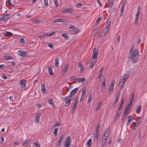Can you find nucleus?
I'll use <instances>...</instances> for the list:
<instances>
[{
  "instance_id": "obj_1",
  "label": "nucleus",
  "mask_w": 147,
  "mask_h": 147,
  "mask_svg": "<svg viewBox=\"0 0 147 147\" xmlns=\"http://www.w3.org/2000/svg\"><path fill=\"white\" fill-rule=\"evenodd\" d=\"M129 53L131 59L133 63H136L138 61L140 56V53L138 49H136L132 52V49H130Z\"/></svg>"
},
{
  "instance_id": "obj_31",
  "label": "nucleus",
  "mask_w": 147,
  "mask_h": 147,
  "mask_svg": "<svg viewBox=\"0 0 147 147\" xmlns=\"http://www.w3.org/2000/svg\"><path fill=\"white\" fill-rule=\"evenodd\" d=\"M141 12L140 7V6H138V7L137 13L136 15L139 16Z\"/></svg>"
},
{
  "instance_id": "obj_38",
  "label": "nucleus",
  "mask_w": 147,
  "mask_h": 147,
  "mask_svg": "<svg viewBox=\"0 0 147 147\" xmlns=\"http://www.w3.org/2000/svg\"><path fill=\"white\" fill-rule=\"evenodd\" d=\"M142 119V117H139L136 120V122L138 123V124L140 125V122Z\"/></svg>"
},
{
  "instance_id": "obj_28",
  "label": "nucleus",
  "mask_w": 147,
  "mask_h": 147,
  "mask_svg": "<svg viewBox=\"0 0 147 147\" xmlns=\"http://www.w3.org/2000/svg\"><path fill=\"white\" fill-rule=\"evenodd\" d=\"M69 65L67 63L65 66L64 68H63V71L64 73L67 72V69L68 68Z\"/></svg>"
},
{
  "instance_id": "obj_50",
  "label": "nucleus",
  "mask_w": 147,
  "mask_h": 147,
  "mask_svg": "<svg viewBox=\"0 0 147 147\" xmlns=\"http://www.w3.org/2000/svg\"><path fill=\"white\" fill-rule=\"evenodd\" d=\"M61 36L65 38V39L68 38V36L65 33H62Z\"/></svg>"
},
{
  "instance_id": "obj_58",
  "label": "nucleus",
  "mask_w": 147,
  "mask_h": 147,
  "mask_svg": "<svg viewBox=\"0 0 147 147\" xmlns=\"http://www.w3.org/2000/svg\"><path fill=\"white\" fill-rule=\"evenodd\" d=\"M76 78L75 77H71L70 79V80L71 81H74L75 80H76Z\"/></svg>"
},
{
  "instance_id": "obj_32",
  "label": "nucleus",
  "mask_w": 147,
  "mask_h": 147,
  "mask_svg": "<svg viewBox=\"0 0 147 147\" xmlns=\"http://www.w3.org/2000/svg\"><path fill=\"white\" fill-rule=\"evenodd\" d=\"M48 71L49 74L50 75H52L53 74V72L52 69V67H49L48 69Z\"/></svg>"
},
{
  "instance_id": "obj_39",
  "label": "nucleus",
  "mask_w": 147,
  "mask_h": 147,
  "mask_svg": "<svg viewBox=\"0 0 147 147\" xmlns=\"http://www.w3.org/2000/svg\"><path fill=\"white\" fill-rule=\"evenodd\" d=\"M59 63V59L58 58H56L55 59V66L56 67H58Z\"/></svg>"
},
{
  "instance_id": "obj_24",
  "label": "nucleus",
  "mask_w": 147,
  "mask_h": 147,
  "mask_svg": "<svg viewBox=\"0 0 147 147\" xmlns=\"http://www.w3.org/2000/svg\"><path fill=\"white\" fill-rule=\"evenodd\" d=\"M78 90V88H76L72 90L70 94V96H72V95L74 94Z\"/></svg>"
},
{
  "instance_id": "obj_2",
  "label": "nucleus",
  "mask_w": 147,
  "mask_h": 147,
  "mask_svg": "<svg viewBox=\"0 0 147 147\" xmlns=\"http://www.w3.org/2000/svg\"><path fill=\"white\" fill-rule=\"evenodd\" d=\"M73 99L72 96H69L68 97H65L63 99V100L65 102V106L67 107L70 104L71 101Z\"/></svg>"
},
{
  "instance_id": "obj_30",
  "label": "nucleus",
  "mask_w": 147,
  "mask_h": 147,
  "mask_svg": "<svg viewBox=\"0 0 147 147\" xmlns=\"http://www.w3.org/2000/svg\"><path fill=\"white\" fill-rule=\"evenodd\" d=\"M41 90L42 92H43L44 93H46V92H47L46 90L45 89V86L44 84L42 85Z\"/></svg>"
},
{
  "instance_id": "obj_44",
  "label": "nucleus",
  "mask_w": 147,
  "mask_h": 147,
  "mask_svg": "<svg viewBox=\"0 0 147 147\" xmlns=\"http://www.w3.org/2000/svg\"><path fill=\"white\" fill-rule=\"evenodd\" d=\"M63 20V19H57L53 21V22H62Z\"/></svg>"
},
{
  "instance_id": "obj_5",
  "label": "nucleus",
  "mask_w": 147,
  "mask_h": 147,
  "mask_svg": "<svg viewBox=\"0 0 147 147\" xmlns=\"http://www.w3.org/2000/svg\"><path fill=\"white\" fill-rule=\"evenodd\" d=\"M115 81H113L111 84L109 88V94H111L113 92V90L114 85L115 84Z\"/></svg>"
},
{
  "instance_id": "obj_37",
  "label": "nucleus",
  "mask_w": 147,
  "mask_h": 147,
  "mask_svg": "<svg viewBox=\"0 0 147 147\" xmlns=\"http://www.w3.org/2000/svg\"><path fill=\"white\" fill-rule=\"evenodd\" d=\"M92 100V94H90L89 96L88 99L87 101V103H90L91 102Z\"/></svg>"
},
{
  "instance_id": "obj_54",
  "label": "nucleus",
  "mask_w": 147,
  "mask_h": 147,
  "mask_svg": "<svg viewBox=\"0 0 147 147\" xmlns=\"http://www.w3.org/2000/svg\"><path fill=\"white\" fill-rule=\"evenodd\" d=\"M119 96L120 94L119 93H117L115 95V99L119 100Z\"/></svg>"
},
{
  "instance_id": "obj_14",
  "label": "nucleus",
  "mask_w": 147,
  "mask_h": 147,
  "mask_svg": "<svg viewBox=\"0 0 147 147\" xmlns=\"http://www.w3.org/2000/svg\"><path fill=\"white\" fill-rule=\"evenodd\" d=\"M128 109L129 108H128V107H127L126 108L125 111L122 117V119L123 120H124V119H125V118H126V117L127 116V113L128 111Z\"/></svg>"
},
{
  "instance_id": "obj_9",
  "label": "nucleus",
  "mask_w": 147,
  "mask_h": 147,
  "mask_svg": "<svg viewBox=\"0 0 147 147\" xmlns=\"http://www.w3.org/2000/svg\"><path fill=\"white\" fill-rule=\"evenodd\" d=\"M110 134V129H107L104 132V135L102 137L105 138H108Z\"/></svg>"
},
{
  "instance_id": "obj_51",
  "label": "nucleus",
  "mask_w": 147,
  "mask_h": 147,
  "mask_svg": "<svg viewBox=\"0 0 147 147\" xmlns=\"http://www.w3.org/2000/svg\"><path fill=\"white\" fill-rule=\"evenodd\" d=\"M100 125H97V127H96V131H95V132H97V133H99L98 131L99 130V128H100Z\"/></svg>"
},
{
  "instance_id": "obj_41",
  "label": "nucleus",
  "mask_w": 147,
  "mask_h": 147,
  "mask_svg": "<svg viewBox=\"0 0 147 147\" xmlns=\"http://www.w3.org/2000/svg\"><path fill=\"white\" fill-rule=\"evenodd\" d=\"M103 69L104 68L103 67H101L98 75L100 76H102V75L103 71Z\"/></svg>"
},
{
  "instance_id": "obj_4",
  "label": "nucleus",
  "mask_w": 147,
  "mask_h": 147,
  "mask_svg": "<svg viewBox=\"0 0 147 147\" xmlns=\"http://www.w3.org/2000/svg\"><path fill=\"white\" fill-rule=\"evenodd\" d=\"M11 17V14H3L0 18V20H6L9 19Z\"/></svg>"
},
{
  "instance_id": "obj_47",
  "label": "nucleus",
  "mask_w": 147,
  "mask_h": 147,
  "mask_svg": "<svg viewBox=\"0 0 147 147\" xmlns=\"http://www.w3.org/2000/svg\"><path fill=\"white\" fill-rule=\"evenodd\" d=\"M70 142H65L64 144V146L65 147H68L70 145Z\"/></svg>"
},
{
  "instance_id": "obj_7",
  "label": "nucleus",
  "mask_w": 147,
  "mask_h": 147,
  "mask_svg": "<svg viewBox=\"0 0 147 147\" xmlns=\"http://www.w3.org/2000/svg\"><path fill=\"white\" fill-rule=\"evenodd\" d=\"M94 140L98 142L99 139V133L95 132L93 135Z\"/></svg>"
},
{
  "instance_id": "obj_56",
  "label": "nucleus",
  "mask_w": 147,
  "mask_h": 147,
  "mask_svg": "<svg viewBox=\"0 0 147 147\" xmlns=\"http://www.w3.org/2000/svg\"><path fill=\"white\" fill-rule=\"evenodd\" d=\"M57 131H58V129L57 128L55 129L54 131V132H53L54 135H55V136L57 135Z\"/></svg>"
},
{
  "instance_id": "obj_40",
  "label": "nucleus",
  "mask_w": 147,
  "mask_h": 147,
  "mask_svg": "<svg viewBox=\"0 0 147 147\" xmlns=\"http://www.w3.org/2000/svg\"><path fill=\"white\" fill-rule=\"evenodd\" d=\"M78 67L81 69V71H82L84 70V66L83 64L80 63L78 65Z\"/></svg>"
},
{
  "instance_id": "obj_3",
  "label": "nucleus",
  "mask_w": 147,
  "mask_h": 147,
  "mask_svg": "<svg viewBox=\"0 0 147 147\" xmlns=\"http://www.w3.org/2000/svg\"><path fill=\"white\" fill-rule=\"evenodd\" d=\"M98 50L95 48L93 50V54L92 57V59L93 60H97L98 58Z\"/></svg>"
},
{
  "instance_id": "obj_25",
  "label": "nucleus",
  "mask_w": 147,
  "mask_h": 147,
  "mask_svg": "<svg viewBox=\"0 0 147 147\" xmlns=\"http://www.w3.org/2000/svg\"><path fill=\"white\" fill-rule=\"evenodd\" d=\"M91 143L92 140L91 139H90L86 143V144L88 147H90L91 145Z\"/></svg>"
},
{
  "instance_id": "obj_49",
  "label": "nucleus",
  "mask_w": 147,
  "mask_h": 147,
  "mask_svg": "<svg viewBox=\"0 0 147 147\" xmlns=\"http://www.w3.org/2000/svg\"><path fill=\"white\" fill-rule=\"evenodd\" d=\"M127 78V75L126 74H124L122 76V78H121V80H122L124 81L125 80V78Z\"/></svg>"
},
{
  "instance_id": "obj_29",
  "label": "nucleus",
  "mask_w": 147,
  "mask_h": 147,
  "mask_svg": "<svg viewBox=\"0 0 147 147\" xmlns=\"http://www.w3.org/2000/svg\"><path fill=\"white\" fill-rule=\"evenodd\" d=\"M132 125L134 127V129H135L140 125L138 124V123L137 124V123L136 122H133L132 123Z\"/></svg>"
},
{
  "instance_id": "obj_35",
  "label": "nucleus",
  "mask_w": 147,
  "mask_h": 147,
  "mask_svg": "<svg viewBox=\"0 0 147 147\" xmlns=\"http://www.w3.org/2000/svg\"><path fill=\"white\" fill-rule=\"evenodd\" d=\"M102 103L101 102H100L98 103L96 109V111H98L100 109V106L102 105Z\"/></svg>"
},
{
  "instance_id": "obj_8",
  "label": "nucleus",
  "mask_w": 147,
  "mask_h": 147,
  "mask_svg": "<svg viewBox=\"0 0 147 147\" xmlns=\"http://www.w3.org/2000/svg\"><path fill=\"white\" fill-rule=\"evenodd\" d=\"M86 89L82 90V95L80 100V102H82L84 99L86 95Z\"/></svg>"
},
{
  "instance_id": "obj_33",
  "label": "nucleus",
  "mask_w": 147,
  "mask_h": 147,
  "mask_svg": "<svg viewBox=\"0 0 147 147\" xmlns=\"http://www.w3.org/2000/svg\"><path fill=\"white\" fill-rule=\"evenodd\" d=\"M141 109V107L140 106L137 107L136 111V113H139L140 112Z\"/></svg>"
},
{
  "instance_id": "obj_27",
  "label": "nucleus",
  "mask_w": 147,
  "mask_h": 147,
  "mask_svg": "<svg viewBox=\"0 0 147 147\" xmlns=\"http://www.w3.org/2000/svg\"><path fill=\"white\" fill-rule=\"evenodd\" d=\"M109 29L108 28H106L105 27L104 30L102 33L103 34V35L105 36L106 34L109 32Z\"/></svg>"
},
{
  "instance_id": "obj_53",
  "label": "nucleus",
  "mask_w": 147,
  "mask_h": 147,
  "mask_svg": "<svg viewBox=\"0 0 147 147\" xmlns=\"http://www.w3.org/2000/svg\"><path fill=\"white\" fill-rule=\"evenodd\" d=\"M33 144L36 147H40V145L37 142H34Z\"/></svg>"
},
{
  "instance_id": "obj_48",
  "label": "nucleus",
  "mask_w": 147,
  "mask_h": 147,
  "mask_svg": "<svg viewBox=\"0 0 147 147\" xmlns=\"http://www.w3.org/2000/svg\"><path fill=\"white\" fill-rule=\"evenodd\" d=\"M111 22L110 21H109L107 22V23L106 24L105 27H106V28H109V27L111 24Z\"/></svg>"
},
{
  "instance_id": "obj_23",
  "label": "nucleus",
  "mask_w": 147,
  "mask_h": 147,
  "mask_svg": "<svg viewBox=\"0 0 147 147\" xmlns=\"http://www.w3.org/2000/svg\"><path fill=\"white\" fill-rule=\"evenodd\" d=\"M48 102L49 104L51 105L53 107H55V104L53 102V100L51 99H50L48 100Z\"/></svg>"
},
{
  "instance_id": "obj_60",
  "label": "nucleus",
  "mask_w": 147,
  "mask_h": 147,
  "mask_svg": "<svg viewBox=\"0 0 147 147\" xmlns=\"http://www.w3.org/2000/svg\"><path fill=\"white\" fill-rule=\"evenodd\" d=\"M69 28H70L72 29H76V27L75 26H74L73 25H70L69 26Z\"/></svg>"
},
{
  "instance_id": "obj_57",
  "label": "nucleus",
  "mask_w": 147,
  "mask_h": 147,
  "mask_svg": "<svg viewBox=\"0 0 147 147\" xmlns=\"http://www.w3.org/2000/svg\"><path fill=\"white\" fill-rule=\"evenodd\" d=\"M54 3L56 7H57L58 6V3L57 0H54Z\"/></svg>"
},
{
  "instance_id": "obj_18",
  "label": "nucleus",
  "mask_w": 147,
  "mask_h": 147,
  "mask_svg": "<svg viewBox=\"0 0 147 147\" xmlns=\"http://www.w3.org/2000/svg\"><path fill=\"white\" fill-rule=\"evenodd\" d=\"M121 112L118 111L116 113L114 117V121H116L119 118Z\"/></svg>"
},
{
  "instance_id": "obj_12",
  "label": "nucleus",
  "mask_w": 147,
  "mask_h": 147,
  "mask_svg": "<svg viewBox=\"0 0 147 147\" xmlns=\"http://www.w3.org/2000/svg\"><path fill=\"white\" fill-rule=\"evenodd\" d=\"M108 138H106L102 137V142L101 146L102 147H103L107 143V140Z\"/></svg>"
},
{
  "instance_id": "obj_64",
  "label": "nucleus",
  "mask_w": 147,
  "mask_h": 147,
  "mask_svg": "<svg viewBox=\"0 0 147 147\" xmlns=\"http://www.w3.org/2000/svg\"><path fill=\"white\" fill-rule=\"evenodd\" d=\"M1 78L4 79H6L7 78V76L5 75H3L1 76Z\"/></svg>"
},
{
  "instance_id": "obj_13",
  "label": "nucleus",
  "mask_w": 147,
  "mask_h": 147,
  "mask_svg": "<svg viewBox=\"0 0 147 147\" xmlns=\"http://www.w3.org/2000/svg\"><path fill=\"white\" fill-rule=\"evenodd\" d=\"M18 53L19 55L24 57L26 55V53L23 51L19 50L18 51Z\"/></svg>"
},
{
  "instance_id": "obj_15",
  "label": "nucleus",
  "mask_w": 147,
  "mask_h": 147,
  "mask_svg": "<svg viewBox=\"0 0 147 147\" xmlns=\"http://www.w3.org/2000/svg\"><path fill=\"white\" fill-rule=\"evenodd\" d=\"M92 59L91 61V63H90V67L91 68H92L96 64L97 60H93Z\"/></svg>"
},
{
  "instance_id": "obj_59",
  "label": "nucleus",
  "mask_w": 147,
  "mask_h": 147,
  "mask_svg": "<svg viewBox=\"0 0 147 147\" xmlns=\"http://www.w3.org/2000/svg\"><path fill=\"white\" fill-rule=\"evenodd\" d=\"M102 19V18H99L96 21V22L97 24H99L101 20Z\"/></svg>"
},
{
  "instance_id": "obj_10",
  "label": "nucleus",
  "mask_w": 147,
  "mask_h": 147,
  "mask_svg": "<svg viewBox=\"0 0 147 147\" xmlns=\"http://www.w3.org/2000/svg\"><path fill=\"white\" fill-rule=\"evenodd\" d=\"M26 81L25 80H22L20 82V85L21 87L22 88L25 89L26 87Z\"/></svg>"
},
{
  "instance_id": "obj_11",
  "label": "nucleus",
  "mask_w": 147,
  "mask_h": 147,
  "mask_svg": "<svg viewBox=\"0 0 147 147\" xmlns=\"http://www.w3.org/2000/svg\"><path fill=\"white\" fill-rule=\"evenodd\" d=\"M70 33L73 34H75L78 33L80 32V30L78 28L71 30H70Z\"/></svg>"
},
{
  "instance_id": "obj_26",
  "label": "nucleus",
  "mask_w": 147,
  "mask_h": 147,
  "mask_svg": "<svg viewBox=\"0 0 147 147\" xmlns=\"http://www.w3.org/2000/svg\"><path fill=\"white\" fill-rule=\"evenodd\" d=\"M134 99V96L132 95L130 99L129 103L128 104V106H129L130 105L131 106H132V103L133 102Z\"/></svg>"
},
{
  "instance_id": "obj_17",
  "label": "nucleus",
  "mask_w": 147,
  "mask_h": 147,
  "mask_svg": "<svg viewBox=\"0 0 147 147\" xmlns=\"http://www.w3.org/2000/svg\"><path fill=\"white\" fill-rule=\"evenodd\" d=\"M40 114L39 113H37L36 114L35 121L36 123H38L39 122L40 119Z\"/></svg>"
},
{
  "instance_id": "obj_63",
  "label": "nucleus",
  "mask_w": 147,
  "mask_h": 147,
  "mask_svg": "<svg viewBox=\"0 0 147 147\" xmlns=\"http://www.w3.org/2000/svg\"><path fill=\"white\" fill-rule=\"evenodd\" d=\"M61 125V123L58 122H56L55 123V125L53 126V127H55L57 126H60Z\"/></svg>"
},
{
  "instance_id": "obj_52",
  "label": "nucleus",
  "mask_w": 147,
  "mask_h": 147,
  "mask_svg": "<svg viewBox=\"0 0 147 147\" xmlns=\"http://www.w3.org/2000/svg\"><path fill=\"white\" fill-rule=\"evenodd\" d=\"M71 141V139L70 137V136H69L67 138H66L65 142H70Z\"/></svg>"
},
{
  "instance_id": "obj_61",
  "label": "nucleus",
  "mask_w": 147,
  "mask_h": 147,
  "mask_svg": "<svg viewBox=\"0 0 147 147\" xmlns=\"http://www.w3.org/2000/svg\"><path fill=\"white\" fill-rule=\"evenodd\" d=\"M82 5V4L81 3H78L76 4V6L77 7H79Z\"/></svg>"
},
{
  "instance_id": "obj_46",
  "label": "nucleus",
  "mask_w": 147,
  "mask_h": 147,
  "mask_svg": "<svg viewBox=\"0 0 147 147\" xmlns=\"http://www.w3.org/2000/svg\"><path fill=\"white\" fill-rule=\"evenodd\" d=\"M30 141V140L29 139L25 140L24 141V142L22 143V145L23 146H25L27 142H29Z\"/></svg>"
},
{
  "instance_id": "obj_20",
  "label": "nucleus",
  "mask_w": 147,
  "mask_h": 147,
  "mask_svg": "<svg viewBox=\"0 0 147 147\" xmlns=\"http://www.w3.org/2000/svg\"><path fill=\"white\" fill-rule=\"evenodd\" d=\"M124 102V100H123L122 101L120 106L119 107V108L118 109V111H119L120 112H121L122 111V109L123 106V105Z\"/></svg>"
},
{
  "instance_id": "obj_19",
  "label": "nucleus",
  "mask_w": 147,
  "mask_h": 147,
  "mask_svg": "<svg viewBox=\"0 0 147 147\" xmlns=\"http://www.w3.org/2000/svg\"><path fill=\"white\" fill-rule=\"evenodd\" d=\"M132 119L133 117L131 116H129L127 118V122L126 125L127 126L129 125L130 124V122L131 121H132Z\"/></svg>"
},
{
  "instance_id": "obj_43",
  "label": "nucleus",
  "mask_w": 147,
  "mask_h": 147,
  "mask_svg": "<svg viewBox=\"0 0 147 147\" xmlns=\"http://www.w3.org/2000/svg\"><path fill=\"white\" fill-rule=\"evenodd\" d=\"M64 136V135L63 134H62L60 136L59 138V140L58 142H61V141L63 138Z\"/></svg>"
},
{
  "instance_id": "obj_34",
  "label": "nucleus",
  "mask_w": 147,
  "mask_h": 147,
  "mask_svg": "<svg viewBox=\"0 0 147 147\" xmlns=\"http://www.w3.org/2000/svg\"><path fill=\"white\" fill-rule=\"evenodd\" d=\"M85 79L84 78H77L76 79V80L77 81L78 83L80 82H81L84 81Z\"/></svg>"
},
{
  "instance_id": "obj_45",
  "label": "nucleus",
  "mask_w": 147,
  "mask_h": 147,
  "mask_svg": "<svg viewBox=\"0 0 147 147\" xmlns=\"http://www.w3.org/2000/svg\"><path fill=\"white\" fill-rule=\"evenodd\" d=\"M4 59L6 60H9L10 59H12L13 58L11 56H8L5 57Z\"/></svg>"
},
{
  "instance_id": "obj_42",
  "label": "nucleus",
  "mask_w": 147,
  "mask_h": 147,
  "mask_svg": "<svg viewBox=\"0 0 147 147\" xmlns=\"http://www.w3.org/2000/svg\"><path fill=\"white\" fill-rule=\"evenodd\" d=\"M77 105V104H76V103H74L72 109V110L73 112L75 111Z\"/></svg>"
},
{
  "instance_id": "obj_36",
  "label": "nucleus",
  "mask_w": 147,
  "mask_h": 147,
  "mask_svg": "<svg viewBox=\"0 0 147 147\" xmlns=\"http://www.w3.org/2000/svg\"><path fill=\"white\" fill-rule=\"evenodd\" d=\"M7 36L11 37L13 36V34L9 32H6L5 33Z\"/></svg>"
},
{
  "instance_id": "obj_55",
  "label": "nucleus",
  "mask_w": 147,
  "mask_h": 147,
  "mask_svg": "<svg viewBox=\"0 0 147 147\" xmlns=\"http://www.w3.org/2000/svg\"><path fill=\"white\" fill-rule=\"evenodd\" d=\"M9 99L10 100V103H12L13 102L14 100L13 99V98L12 96H9Z\"/></svg>"
},
{
  "instance_id": "obj_21",
  "label": "nucleus",
  "mask_w": 147,
  "mask_h": 147,
  "mask_svg": "<svg viewBox=\"0 0 147 147\" xmlns=\"http://www.w3.org/2000/svg\"><path fill=\"white\" fill-rule=\"evenodd\" d=\"M114 2V0H109L108 4L109 8L113 6Z\"/></svg>"
},
{
  "instance_id": "obj_16",
  "label": "nucleus",
  "mask_w": 147,
  "mask_h": 147,
  "mask_svg": "<svg viewBox=\"0 0 147 147\" xmlns=\"http://www.w3.org/2000/svg\"><path fill=\"white\" fill-rule=\"evenodd\" d=\"M125 82L124 81L120 80L119 84V86L120 89H121L123 87Z\"/></svg>"
},
{
  "instance_id": "obj_6",
  "label": "nucleus",
  "mask_w": 147,
  "mask_h": 147,
  "mask_svg": "<svg viewBox=\"0 0 147 147\" xmlns=\"http://www.w3.org/2000/svg\"><path fill=\"white\" fill-rule=\"evenodd\" d=\"M74 11L72 8H68L67 9H64L63 10L62 12L66 13H70Z\"/></svg>"
},
{
  "instance_id": "obj_22",
  "label": "nucleus",
  "mask_w": 147,
  "mask_h": 147,
  "mask_svg": "<svg viewBox=\"0 0 147 147\" xmlns=\"http://www.w3.org/2000/svg\"><path fill=\"white\" fill-rule=\"evenodd\" d=\"M104 80L102 82V83L101 86V88L102 90L104 89L105 88L106 84V79L104 78Z\"/></svg>"
},
{
  "instance_id": "obj_62",
  "label": "nucleus",
  "mask_w": 147,
  "mask_h": 147,
  "mask_svg": "<svg viewBox=\"0 0 147 147\" xmlns=\"http://www.w3.org/2000/svg\"><path fill=\"white\" fill-rule=\"evenodd\" d=\"M62 22L64 24H66L68 23V22L66 20L63 19V20L62 21Z\"/></svg>"
}]
</instances>
